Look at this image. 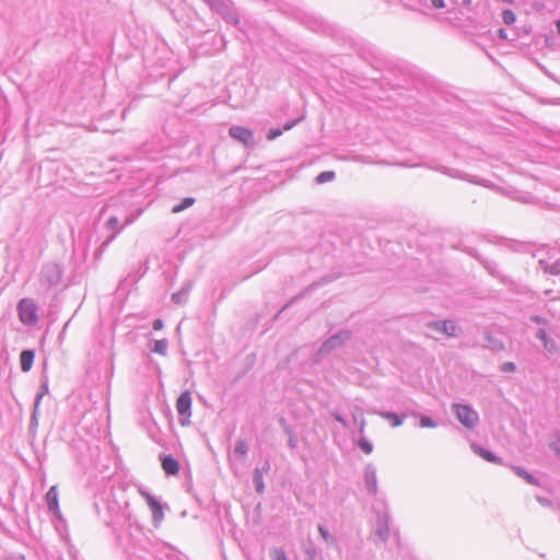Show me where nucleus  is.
Masks as SVG:
<instances>
[{
  "label": "nucleus",
  "instance_id": "f257e3e1",
  "mask_svg": "<svg viewBox=\"0 0 560 560\" xmlns=\"http://www.w3.org/2000/svg\"><path fill=\"white\" fill-rule=\"evenodd\" d=\"M18 314L22 324L35 326L38 322L37 305L32 299H21L18 303Z\"/></svg>",
  "mask_w": 560,
  "mask_h": 560
},
{
  "label": "nucleus",
  "instance_id": "f03ea898",
  "mask_svg": "<svg viewBox=\"0 0 560 560\" xmlns=\"http://www.w3.org/2000/svg\"><path fill=\"white\" fill-rule=\"evenodd\" d=\"M453 409L457 416V419L466 428L472 429L477 424L479 420L478 415L468 406L455 404L453 405Z\"/></svg>",
  "mask_w": 560,
  "mask_h": 560
},
{
  "label": "nucleus",
  "instance_id": "7ed1b4c3",
  "mask_svg": "<svg viewBox=\"0 0 560 560\" xmlns=\"http://www.w3.org/2000/svg\"><path fill=\"white\" fill-rule=\"evenodd\" d=\"M229 135L242 142L243 144L245 145H249L252 142H253V132L252 130L245 128V127H242V126H233L230 128L229 130Z\"/></svg>",
  "mask_w": 560,
  "mask_h": 560
},
{
  "label": "nucleus",
  "instance_id": "20e7f679",
  "mask_svg": "<svg viewBox=\"0 0 560 560\" xmlns=\"http://www.w3.org/2000/svg\"><path fill=\"white\" fill-rule=\"evenodd\" d=\"M143 497L147 500V503L152 512L153 518L155 521H161L163 518V506L162 504L152 495L148 493H143Z\"/></svg>",
  "mask_w": 560,
  "mask_h": 560
},
{
  "label": "nucleus",
  "instance_id": "39448f33",
  "mask_svg": "<svg viewBox=\"0 0 560 560\" xmlns=\"http://www.w3.org/2000/svg\"><path fill=\"white\" fill-rule=\"evenodd\" d=\"M46 502L51 512H54L57 515L60 514L58 491L56 486H52L46 493Z\"/></svg>",
  "mask_w": 560,
  "mask_h": 560
},
{
  "label": "nucleus",
  "instance_id": "423d86ee",
  "mask_svg": "<svg viewBox=\"0 0 560 560\" xmlns=\"http://www.w3.org/2000/svg\"><path fill=\"white\" fill-rule=\"evenodd\" d=\"M191 407V395L189 392H184L176 401V409L179 415H186Z\"/></svg>",
  "mask_w": 560,
  "mask_h": 560
},
{
  "label": "nucleus",
  "instance_id": "0eeeda50",
  "mask_svg": "<svg viewBox=\"0 0 560 560\" xmlns=\"http://www.w3.org/2000/svg\"><path fill=\"white\" fill-rule=\"evenodd\" d=\"M162 468L166 475L175 476L179 471V464L174 457L166 456L162 459Z\"/></svg>",
  "mask_w": 560,
  "mask_h": 560
},
{
  "label": "nucleus",
  "instance_id": "6e6552de",
  "mask_svg": "<svg viewBox=\"0 0 560 560\" xmlns=\"http://www.w3.org/2000/svg\"><path fill=\"white\" fill-rule=\"evenodd\" d=\"M471 448L472 451L478 455L480 456L481 458H483L487 462H490V463H493V464H498V465H501L502 464V460L501 458L497 457L495 455H493L491 452H489L488 450H485L478 445H471Z\"/></svg>",
  "mask_w": 560,
  "mask_h": 560
},
{
  "label": "nucleus",
  "instance_id": "1a4fd4ad",
  "mask_svg": "<svg viewBox=\"0 0 560 560\" xmlns=\"http://www.w3.org/2000/svg\"><path fill=\"white\" fill-rule=\"evenodd\" d=\"M34 358H35V354H34V351H32V350H24L21 352L20 363H21V370L23 372H28L32 369Z\"/></svg>",
  "mask_w": 560,
  "mask_h": 560
},
{
  "label": "nucleus",
  "instance_id": "9d476101",
  "mask_svg": "<svg viewBox=\"0 0 560 560\" xmlns=\"http://www.w3.org/2000/svg\"><path fill=\"white\" fill-rule=\"evenodd\" d=\"M432 326L435 329L442 330L445 335L454 337L457 334V326L453 322L434 323Z\"/></svg>",
  "mask_w": 560,
  "mask_h": 560
},
{
  "label": "nucleus",
  "instance_id": "9b49d317",
  "mask_svg": "<svg viewBox=\"0 0 560 560\" xmlns=\"http://www.w3.org/2000/svg\"><path fill=\"white\" fill-rule=\"evenodd\" d=\"M512 470L521 478H523L526 482L530 485H537V480L535 477H533L530 474H528L526 470L512 466Z\"/></svg>",
  "mask_w": 560,
  "mask_h": 560
},
{
  "label": "nucleus",
  "instance_id": "f8f14e48",
  "mask_svg": "<svg viewBox=\"0 0 560 560\" xmlns=\"http://www.w3.org/2000/svg\"><path fill=\"white\" fill-rule=\"evenodd\" d=\"M234 452L235 454L243 458L246 456L247 454V445H246V442L244 440H238L236 442V445H235V448H234Z\"/></svg>",
  "mask_w": 560,
  "mask_h": 560
},
{
  "label": "nucleus",
  "instance_id": "ddd939ff",
  "mask_svg": "<svg viewBox=\"0 0 560 560\" xmlns=\"http://www.w3.org/2000/svg\"><path fill=\"white\" fill-rule=\"evenodd\" d=\"M194 202H195V199H194V198H190V197L185 198V199H184L179 205H177V206H175V207L173 208V212H174V213H178V212H180V211L185 210L186 208H188V207L192 206V205H194Z\"/></svg>",
  "mask_w": 560,
  "mask_h": 560
},
{
  "label": "nucleus",
  "instance_id": "4468645a",
  "mask_svg": "<svg viewBox=\"0 0 560 560\" xmlns=\"http://www.w3.org/2000/svg\"><path fill=\"white\" fill-rule=\"evenodd\" d=\"M335 178V173L331 172V171H326V172H322L317 177H316V183L317 184H324V183H327V182H330Z\"/></svg>",
  "mask_w": 560,
  "mask_h": 560
},
{
  "label": "nucleus",
  "instance_id": "2eb2a0df",
  "mask_svg": "<svg viewBox=\"0 0 560 560\" xmlns=\"http://www.w3.org/2000/svg\"><path fill=\"white\" fill-rule=\"evenodd\" d=\"M382 417L389 420L393 427H399L402 423V420L394 412L382 413Z\"/></svg>",
  "mask_w": 560,
  "mask_h": 560
},
{
  "label": "nucleus",
  "instance_id": "dca6fc26",
  "mask_svg": "<svg viewBox=\"0 0 560 560\" xmlns=\"http://www.w3.org/2000/svg\"><path fill=\"white\" fill-rule=\"evenodd\" d=\"M502 20L506 25H512L516 21V15L512 10H504L502 13Z\"/></svg>",
  "mask_w": 560,
  "mask_h": 560
},
{
  "label": "nucleus",
  "instance_id": "f3484780",
  "mask_svg": "<svg viewBox=\"0 0 560 560\" xmlns=\"http://www.w3.org/2000/svg\"><path fill=\"white\" fill-rule=\"evenodd\" d=\"M167 349L166 340H156L153 351L160 354H165Z\"/></svg>",
  "mask_w": 560,
  "mask_h": 560
},
{
  "label": "nucleus",
  "instance_id": "a211bd4d",
  "mask_svg": "<svg viewBox=\"0 0 560 560\" xmlns=\"http://www.w3.org/2000/svg\"><path fill=\"white\" fill-rule=\"evenodd\" d=\"M550 446L553 450V452L560 456V432L555 434L550 442Z\"/></svg>",
  "mask_w": 560,
  "mask_h": 560
},
{
  "label": "nucleus",
  "instance_id": "6ab92c4d",
  "mask_svg": "<svg viewBox=\"0 0 560 560\" xmlns=\"http://www.w3.org/2000/svg\"><path fill=\"white\" fill-rule=\"evenodd\" d=\"M255 483L258 492H261L264 490V481H262V474L260 470H255Z\"/></svg>",
  "mask_w": 560,
  "mask_h": 560
},
{
  "label": "nucleus",
  "instance_id": "aec40b11",
  "mask_svg": "<svg viewBox=\"0 0 560 560\" xmlns=\"http://www.w3.org/2000/svg\"><path fill=\"white\" fill-rule=\"evenodd\" d=\"M420 425L422 428H435L436 427L435 422L431 418L425 417V416L420 417Z\"/></svg>",
  "mask_w": 560,
  "mask_h": 560
},
{
  "label": "nucleus",
  "instance_id": "412c9836",
  "mask_svg": "<svg viewBox=\"0 0 560 560\" xmlns=\"http://www.w3.org/2000/svg\"><path fill=\"white\" fill-rule=\"evenodd\" d=\"M359 446L365 454H370L373 450L372 444L366 440H360Z\"/></svg>",
  "mask_w": 560,
  "mask_h": 560
},
{
  "label": "nucleus",
  "instance_id": "4be33fe9",
  "mask_svg": "<svg viewBox=\"0 0 560 560\" xmlns=\"http://www.w3.org/2000/svg\"><path fill=\"white\" fill-rule=\"evenodd\" d=\"M272 558H273V560H287V557L281 549H273Z\"/></svg>",
  "mask_w": 560,
  "mask_h": 560
},
{
  "label": "nucleus",
  "instance_id": "5701e85b",
  "mask_svg": "<svg viewBox=\"0 0 560 560\" xmlns=\"http://www.w3.org/2000/svg\"><path fill=\"white\" fill-rule=\"evenodd\" d=\"M280 135H281V130H279V129H272V130H270V131H269V133H268L267 138H268L269 140H273V139H276L277 137H279Z\"/></svg>",
  "mask_w": 560,
  "mask_h": 560
},
{
  "label": "nucleus",
  "instance_id": "b1692460",
  "mask_svg": "<svg viewBox=\"0 0 560 560\" xmlns=\"http://www.w3.org/2000/svg\"><path fill=\"white\" fill-rule=\"evenodd\" d=\"M514 369H515V365L512 362H506L502 365V371H504V372H511V371H514Z\"/></svg>",
  "mask_w": 560,
  "mask_h": 560
},
{
  "label": "nucleus",
  "instance_id": "393cba45",
  "mask_svg": "<svg viewBox=\"0 0 560 560\" xmlns=\"http://www.w3.org/2000/svg\"><path fill=\"white\" fill-rule=\"evenodd\" d=\"M318 530L322 535V537L325 539V540H329L330 539V535L329 533L323 527V526H319L318 527Z\"/></svg>",
  "mask_w": 560,
  "mask_h": 560
},
{
  "label": "nucleus",
  "instance_id": "a878e982",
  "mask_svg": "<svg viewBox=\"0 0 560 560\" xmlns=\"http://www.w3.org/2000/svg\"><path fill=\"white\" fill-rule=\"evenodd\" d=\"M434 8L442 9L445 7L444 0H431Z\"/></svg>",
  "mask_w": 560,
  "mask_h": 560
},
{
  "label": "nucleus",
  "instance_id": "bb28decb",
  "mask_svg": "<svg viewBox=\"0 0 560 560\" xmlns=\"http://www.w3.org/2000/svg\"><path fill=\"white\" fill-rule=\"evenodd\" d=\"M163 328V322L161 319H155L153 322V329L161 330Z\"/></svg>",
  "mask_w": 560,
  "mask_h": 560
},
{
  "label": "nucleus",
  "instance_id": "cd10ccee",
  "mask_svg": "<svg viewBox=\"0 0 560 560\" xmlns=\"http://www.w3.org/2000/svg\"><path fill=\"white\" fill-rule=\"evenodd\" d=\"M498 35H499L502 39H506V38H508V34H506V32H505L503 28H501V30H499V31H498Z\"/></svg>",
  "mask_w": 560,
  "mask_h": 560
},
{
  "label": "nucleus",
  "instance_id": "c85d7f7f",
  "mask_svg": "<svg viewBox=\"0 0 560 560\" xmlns=\"http://www.w3.org/2000/svg\"><path fill=\"white\" fill-rule=\"evenodd\" d=\"M463 3H464L465 5H470L471 0H463Z\"/></svg>",
  "mask_w": 560,
  "mask_h": 560
},
{
  "label": "nucleus",
  "instance_id": "c756f323",
  "mask_svg": "<svg viewBox=\"0 0 560 560\" xmlns=\"http://www.w3.org/2000/svg\"><path fill=\"white\" fill-rule=\"evenodd\" d=\"M557 28H558V32L560 33V21L557 22Z\"/></svg>",
  "mask_w": 560,
  "mask_h": 560
},
{
  "label": "nucleus",
  "instance_id": "7c9ffc66",
  "mask_svg": "<svg viewBox=\"0 0 560 560\" xmlns=\"http://www.w3.org/2000/svg\"><path fill=\"white\" fill-rule=\"evenodd\" d=\"M539 334H540V337L544 339V338H545V332H544V330H540V332H539Z\"/></svg>",
  "mask_w": 560,
  "mask_h": 560
},
{
  "label": "nucleus",
  "instance_id": "2f4dec72",
  "mask_svg": "<svg viewBox=\"0 0 560 560\" xmlns=\"http://www.w3.org/2000/svg\"><path fill=\"white\" fill-rule=\"evenodd\" d=\"M504 2H508V3H513L514 0H503Z\"/></svg>",
  "mask_w": 560,
  "mask_h": 560
},
{
  "label": "nucleus",
  "instance_id": "473e14b6",
  "mask_svg": "<svg viewBox=\"0 0 560 560\" xmlns=\"http://www.w3.org/2000/svg\"><path fill=\"white\" fill-rule=\"evenodd\" d=\"M292 127V125H288L284 127L285 130H289Z\"/></svg>",
  "mask_w": 560,
  "mask_h": 560
}]
</instances>
